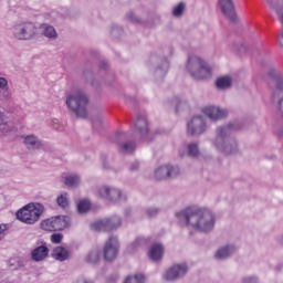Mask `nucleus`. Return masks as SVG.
I'll return each instance as SVG.
<instances>
[{"label": "nucleus", "instance_id": "1", "mask_svg": "<svg viewBox=\"0 0 283 283\" xmlns=\"http://www.w3.org/2000/svg\"><path fill=\"white\" fill-rule=\"evenodd\" d=\"M177 218L181 224H189L197 231L207 233L212 231L216 226V217L213 212L205 208L191 207L177 212Z\"/></svg>", "mask_w": 283, "mask_h": 283}, {"label": "nucleus", "instance_id": "2", "mask_svg": "<svg viewBox=\"0 0 283 283\" xmlns=\"http://www.w3.org/2000/svg\"><path fill=\"white\" fill-rule=\"evenodd\" d=\"M235 129H238V127L233 124H229L224 127L218 128L214 147H217L219 151H222L227 155L235 154V149H238V144H231V142H229V135L232 132H235Z\"/></svg>", "mask_w": 283, "mask_h": 283}, {"label": "nucleus", "instance_id": "3", "mask_svg": "<svg viewBox=\"0 0 283 283\" xmlns=\"http://www.w3.org/2000/svg\"><path fill=\"white\" fill-rule=\"evenodd\" d=\"M45 213V206L43 203L34 202L24 206L17 212V218L24 224H35L41 220V217Z\"/></svg>", "mask_w": 283, "mask_h": 283}, {"label": "nucleus", "instance_id": "4", "mask_svg": "<svg viewBox=\"0 0 283 283\" xmlns=\"http://www.w3.org/2000/svg\"><path fill=\"white\" fill-rule=\"evenodd\" d=\"M187 71L197 80L211 78V66L198 55L188 59Z\"/></svg>", "mask_w": 283, "mask_h": 283}, {"label": "nucleus", "instance_id": "5", "mask_svg": "<svg viewBox=\"0 0 283 283\" xmlns=\"http://www.w3.org/2000/svg\"><path fill=\"white\" fill-rule=\"evenodd\" d=\"M14 39L30 41L36 34V27L32 22H22L12 28Z\"/></svg>", "mask_w": 283, "mask_h": 283}, {"label": "nucleus", "instance_id": "6", "mask_svg": "<svg viewBox=\"0 0 283 283\" xmlns=\"http://www.w3.org/2000/svg\"><path fill=\"white\" fill-rule=\"evenodd\" d=\"M41 229L43 231H63L67 227V217L65 216H55L51 217L49 219L43 220L40 223Z\"/></svg>", "mask_w": 283, "mask_h": 283}, {"label": "nucleus", "instance_id": "7", "mask_svg": "<svg viewBox=\"0 0 283 283\" xmlns=\"http://www.w3.org/2000/svg\"><path fill=\"white\" fill-rule=\"evenodd\" d=\"M73 112L76 114L78 118H85L87 116V95L85 93L77 91L73 93Z\"/></svg>", "mask_w": 283, "mask_h": 283}, {"label": "nucleus", "instance_id": "8", "mask_svg": "<svg viewBox=\"0 0 283 283\" xmlns=\"http://www.w3.org/2000/svg\"><path fill=\"white\" fill-rule=\"evenodd\" d=\"M120 227V218L117 216L103 219L91 224L93 231H114Z\"/></svg>", "mask_w": 283, "mask_h": 283}, {"label": "nucleus", "instance_id": "9", "mask_svg": "<svg viewBox=\"0 0 283 283\" xmlns=\"http://www.w3.org/2000/svg\"><path fill=\"white\" fill-rule=\"evenodd\" d=\"M23 139L27 149H29L30 151H36L38 149H43V151H50V146L41 142V139H39V137H36L35 135L23 136Z\"/></svg>", "mask_w": 283, "mask_h": 283}, {"label": "nucleus", "instance_id": "10", "mask_svg": "<svg viewBox=\"0 0 283 283\" xmlns=\"http://www.w3.org/2000/svg\"><path fill=\"white\" fill-rule=\"evenodd\" d=\"M118 255V239L116 237H111L104 247V258L108 262L116 260Z\"/></svg>", "mask_w": 283, "mask_h": 283}, {"label": "nucleus", "instance_id": "11", "mask_svg": "<svg viewBox=\"0 0 283 283\" xmlns=\"http://www.w3.org/2000/svg\"><path fill=\"white\" fill-rule=\"evenodd\" d=\"M98 196L99 198H104V200H108V202H118V200H123L120 190L105 186L98 189Z\"/></svg>", "mask_w": 283, "mask_h": 283}, {"label": "nucleus", "instance_id": "12", "mask_svg": "<svg viewBox=\"0 0 283 283\" xmlns=\"http://www.w3.org/2000/svg\"><path fill=\"white\" fill-rule=\"evenodd\" d=\"M205 129H207V125L205 124V118L202 116H195L188 123V134L192 136H200L203 134Z\"/></svg>", "mask_w": 283, "mask_h": 283}, {"label": "nucleus", "instance_id": "13", "mask_svg": "<svg viewBox=\"0 0 283 283\" xmlns=\"http://www.w3.org/2000/svg\"><path fill=\"white\" fill-rule=\"evenodd\" d=\"M187 264H177L165 272L164 279H166L168 282H171L174 280H178V277L187 275Z\"/></svg>", "mask_w": 283, "mask_h": 283}, {"label": "nucleus", "instance_id": "14", "mask_svg": "<svg viewBox=\"0 0 283 283\" xmlns=\"http://www.w3.org/2000/svg\"><path fill=\"white\" fill-rule=\"evenodd\" d=\"M180 174V168L171 166H161L156 169L155 178L157 180H165L166 178H176Z\"/></svg>", "mask_w": 283, "mask_h": 283}, {"label": "nucleus", "instance_id": "15", "mask_svg": "<svg viewBox=\"0 0 283 283\" xmlns=\"http://www.w3.org/2000/svg\"><path fill=\"white\" fill-rule=\"evenodd\" d=\"M205 116H208L210 120H220L222 118H226L228 112L227 109H221L217 106H206L202 109Z\"/></svg>", "mask_w": 283, "mask_h": 283}, {"label": "nucleus", "instance_id": "16", "mask_svg": "<svg viewBox=\"0 0 283 283\" xmlns=\"http://www.w3.org/2000/svg\"><path fill=\"white\" fill-rule=\"evenodd\" d=\"M219 6L222 13L229 17L230 21H235V7L233 6V0H219Z\"/></svg>", "mask_w": 283, "mask_h": 283}, {"label": "nucleus", "instance_id": "17", "mask_svg": "<svg viewBox=\"0 0 283 283\" xmlns=\"http://www.w3.org/2000/svg\"><path fill=\"white\" fill-rule=\"evenodd\" d=\"M50 254V249L45 245H39L31 251V260L33 262H43Z\"/></svg>", "mask_w": 283, "mask_h": 283}, {"label": "nucleus", "instance_id": "18", "mask_svg": "<svg viewBox=\"0 0 283 283\" xmlns=\"http://www.w3.org/2000/svg\"><path fill=\"white\" fill-rule=\"evenodd\" d=\"M40 30L42 35H44L45 39H49V41H56L59 39V33L52 24L43 23L40 25Z\"/></svg>", "mask_w": 283, "mask_h": 283}, {"label": "nucleus", "instance_id": "19", "mask_svg": "<svg viewBox=\"0 0 283 283\" xmlns=\"http://www.w3.org/2000/svg\"><path fill=\"white\" fill-rule=\"evenodd\" d=\"M165 253V249L160 243H155L150 247L148 255L150 260L154 262H158V260L163 259V254Z\"/></svg>", "mask_w": 283, "mask_h": 283}, {"label": "nucleus", "instance_id": "20", "mask_svg": "<svg viewBox=\"0 0 283 283\" xmlns=\"http://www.w3.org/2000/svg\"><path fill=\"white\" fill-rule=\"evenodd\" d=\"M52 258L59 262H65L70 258V252L63 247H56L52 251Z\"/></svg>", "mask_w": 283, "mask_h": 283}, {"label": "nucleus", "instance_id": "21", "mask_svg": "<svg viewBox=\"0 0 283 283\" xmlns=\"http://www.w3.org/2000/svg\"><path fill=\"white\" fill-rule=\"evenodd\" d=\"M55 202L60 209H63V211L70 209V193L62 191L60 195H57Z\"/></svg>", "mask_w": 283, "mask_h": 283}, {"label": "nucleus", "instance_id": "22", "mask_svg": "<svg viewBox=\"0 0 283 283\" xmlns=\"http://www.w3.org/2000/svg\"><path fill=\"white\" fill-rule=\"evenodd\" d=\"M233 253H235V247L228 245V247L219 249L216 252L214 258L217 260H227V258H229L230 255H233Z\"/></svg>", "mask_w": 283, "mask_h": 283}, {"label": "nucleus", "instance_id": "23", "mask_svg": "<svg viewBox=\"0 0 283 283\" xmlns=\"http://www.w3.org/2000/svg\"><path fill=\"white\" fill-rule=\"evenodd\" d=\"M135 127L140 136H149V128L147 126V118L138 117Z\"/></svg>", "mask_w": 283, "mask_h": 283}, {"label": "nucleus", "instance_id": "24", "mask_svg": "<svg viewBox=\"0 0 283 283\" xmlns=\"http://www.w3.org/2000/svg\"><path fill=\"white\" fill-rule=\"evenodd\" d=\"M231 77L229 76H223V77H219L217 80V87L219 90H227V87H231Z\"/></svg>", "mask_w": 283, "mask_h": 283}, {"label": "nucleus", "instance_id": "25", "mask_svg": "<svg viewBox=\"0 0 283 283\" xmlns=\"http://www.w3.org/2000/svg\"><path fill=\"white\" fill-rule=\"evenodd\" d=\"M90 209H92V202H90V200H87V199L81 200L77 203L78 213H87V211H90Z\"/></svg>", "mask_w": 283, "mask_h": 283}, {"label": "nucleus", "instance_id": "26", "mask_svg": "<svg viewBox=\"0 0 283 283\" xmlns=\"http://www.w3.org/2000/svg\"><path fill=\"white\" fill-rule=\"evenodd\" d=\"M146 280L147 279L145 277V275L139 273V274L127 276L124 283H145Z\"/></svg>", "mask_w": 283, "mask_h": 283}, {"label": "nucleus", "instance_id": "27", "mask_svg": "<svg viewBox=\"0 0 283 283\" xmlns=\"http://www.w3.org/2000/svg\"><path fill=\"white\" fill-rule=\"evenodd\" d=\"M274 96H279V107H283V80L279 81Z\"/></svg>", "mask_w": 283, "mask_h": 283}, {"label": "nucleus", "instance_id": "28", "mask_svg": "<svg viewBox=\"0 0 283 283\" xmlns=\"http://www.w3.org/2000/svg\"><path fill=\"white\" fill-rule=\"evenodd\" d=\"M136 149V144L134 143H125L120 146L119 151L122 154H133V151H135Z\"/></svg>", "mask_w": 283, "mask_h": 283}, {"label": "nucleus", "instance_id": "29", "mask_svg": "<svg viewBox=\"0 0 283 283\" xmlns=\"http://www.w3.org/2000/svg\"><path fill=\"white\" fill-rule=\"evenodd\" d=\"M0 132L2 134H8L10 132V125H8V122L6 118H3V113L0 112Z\"/></svg>", "mask_w": 283, "mask_h": 283}, {"label": "nucleus", "instance_id": "30", "mask_svg": "<svg viewBox=\"0 0 283 283\" xmlns=\"http://www.w3.org/2000/svg\"><path fill=\"white\" fill-rule=\"evenodd\" d=\"M200 154V150L198 148V144L191 143L188 145V155L192 158H196Z\"/></svg>", "mask_w": 283, "mask_h": 283}, {"label": "nucleus", "instance_id": "31", "mask_svg": "<svg viewBox=\"0 0 283 283\" xmlns=\"http://www.w3.org/2000/svg\"><path fill=\"white\" fill-rule=\"evenodd\" d=\"M101 254H98V251L94 250L88 253L86 256V262H90L91 264H96V262L99 260Z\"/></svg>", "mask_w": 283, "mask_h": 283}, {"label": "nucleus", "instance_id": "32", "mask_svg": "<svg viewBox=\"0 0 283 283\" xmlns=\"http://www.w3.org/2000/svg\"><path fill=\"white\" fill-rule=\"evenodd\" d=\"M182 12H185V4L180 2L178 6H176L172 10L174 17H181Z\"/></svg>", "mask_w": 283, "mask_h": 283}, {"label": "nucleus", "instance_id": "33", "mask_svg": "<svg viewBox=\"0 0 283 283\" xmlns=\"http://www.w3.org/2000/svg\"><path fill=\"white\" fill-rule=\"evenodd\" d=\"M50 240L52 244H61L63 242V233H53Z\"/></svg>", "mask_w": 283, "mask_h": 283}, {"label": "nucleus", "instance_id": "34", "mask_svg": "<svg viewBox=\"0 0 283 283\" xmlns=\"http://www.w3.org/2000/svg\"><path fill=\"white\" fill-rule=\"evenodd\" d=\"M51 127L55 129L56 132H64L65 128L59 123V119H52Z\"/></svg>", "mask_w": 283, "mask_h": 283}, {"label": "nucleus", "instance_id": "35", "mask_svg": "<svg viewBox=\"0 0 283 283\" xmlns=\"http://www.w3.org/2000/svg\"><path fill=\"white\" fill-rule=\"evenodd\" d=\"M6 233H8V224H0V241L6 238Z\"/></svg>", "mask_w": 283, "mask_h": 283}, {"label": "nucleus", "instance_id": "36", "mask_svg": "<svg viewBox=\"0 0 283 283\" xmlns=\"http://www.w3.org/2000/svg\"><path fill=\"white\" fill-rule=\"evenodd\" d=\"M81 182V178L77 175L72 176V187H76Z\"/></svg>", "mask_w": 283, "mask_h": 283}, {"label": "nucleus", "instance_id": "37", "mask_svg": "<svg viewBox=\"0 0 283 283\" xmlns=\"http://www.w3.org/2000/svg\"><path fill=\"white\" fill-rule=\"evenodd\" d=\"M156 213H158V209H156V208H150L147 210V216H149V218H154V216H156Z\"/></svg>", "mask_w": 283, "mask_h": 283}, {"label": "nucleus", "instance_id": "38", "mask_svg": "<svg viewBox=\"0 0 283 283\" xmlns=\"http://www.w3.org/2000/svg\"><path fill=\"white\" fill-rule=\"evenodd\" d=\"M6 87H8V80L0 77V88L6 90Z\"/></svg>", "mask_w": 283, "mask_h": 283}, {"label": "nucleus", "instance_id": "39", "mask_svg": "<svg viewBox=\"0 0 283 283\" xmlns=\"http://www.w3.org/2000/svg\"><path fill=\"white\" fill-rule=\"evenodd\" d=\"M243 283H258V279L248 276L243 279Z\"/></svg>", "mask_w": 283, "mask_h": 283}, {"label": "nucleus", "instance_id": "40", "mask_svg": "<svg viewBox=\"0 0 283 283\" xmlns=\"http://www.w3.org/2000/svg\"><path fill=\"white\" fill-rule=\"evenodd\" d=\"M66 106L69 107V109H72V94H69L66 96Z\"/></svg>", "mask_w": 283, "mask_h": 283}, {"label": "nucleus", "instance_id": "41", "mask_svg": "<svg viewBox=\"0 0 283 283\" xmlns=\"http://www.w3.org/2000/svg\"><path fill=\"white\" fill-rule=\"evenodd\" d=\"M66 187H72V176H67L65 177V181H64Z\"/></svg>", "mask_w": 283, "mask_h": 283}, {"label": "nucleus", "instance_id": "42", "mask_svg": "<svg viewBox=\"0 0 283 283\" xmlns=\"http://www.w3.org/2000/svg\"><path fill=\"white\" fill-rule=\"evenodd\" d=\"M127 19H129L133 23H136V21H138V18L134 17V13H128Z\"/></svg>", "mask_w": 283, "mask_h": 283}, {"label": "nucleus", "instance_id": "43", "mask_svg": "<svg viewBox=\"0 0 283 283\" xmlns=\"http://www.w3.org/2000/svg\"><path fill=\"white\" fill-rule=\"evenodd\" d=\"M137 168H138V163H134L130 167L132 171H136Z\"/></svg>", "mask_w": 283, "mask_h": 283}, {"label": "nucleus", "instance_id": "44", "mask_svg": "<svg viewBox=\"0 0 283 283\" xmlns=\"http://www.w3.org/2000/svg\"><path fill=\"white\" fill-rule=\"evenodd\" d=\"M164 70H165V72H167L169 70V62L164 63Z\"/></svg>", "mask_w": 283, "mask_h": 283}]
</instances>
